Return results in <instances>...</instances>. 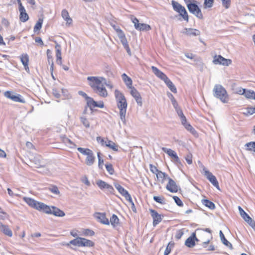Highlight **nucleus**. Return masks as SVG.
Returning a JSON list of instances; mask_svg holds the SVG:
<instances>
[{
	"label": "nucleus",
	"instance_id": "f257e3e1",
	"mask_svg": "<svg viewBox=\"0 0 255 255\" xmlns=\"http://www.w3.org/2000/svg\"><path fill=\"white\" fill-rule=\"evenodd\" d=\"M115 96L117 103V106L120 109V118L124 124H126V114L128 104L124 94L118 90L115 91Z\"/></svg>",
	"mask_w": 255,
	"mask_h": 255
},
{
	"label": "nucleus",
	"instance_id": "f03ea898",
	"mask_svg": "<svg viewBox=\"0 0 255 255\" xmlns=\"http://www.w3.org/2000/svg\"><path fill=\"white\" fill-rule=\"evenodd\" d=\"M213 92L214 96L220 99L222 102L223 103H227L228 102V94L226 89L221 85H215Z\"/></svg>",
	"mask_w": 255,
	"mask_h": 255
},
{
	"label": "nucleus",
	"instance_id": "7ed1b4c3",
	"mask_svg": "<svg viewBox=\"0 0 255 255\" xmlns=\"http://www.w3.org/2000/svg\"><path fill=\"white\" fill-rule=\"evenodd\" d=\"M185 1L190 12L200 19H203V15L200 8L196 3L191 2L192 1H195L194 0H185Z\"/></svg>",
	"mask_w": 255,
	"mask_h": 255
},
{
	"label": "nucleus",
	"instance_id": "20e7f679",
	"mask_svg": "<svg viewBox=\"0 0 255 255\" xmlns=\"http://www.w3.org/2000/svg\"><path fill=\"white\" fill-rule=\"evenodd\" d=\"M171 4L173 9L177 12L179 13V15L186 22H188L189 16L185 8L178 2L174 0L171 1Z\"/></svg>",
	"mask_w": 255,
	"mask_h": 255
},
{
	"label": "nucleus",
	"instance_id": "39448f33",
	"mask_svg": "<svg viewBox=\"0 0 255 255\" xmlns=\"http://www.w3.org/2000/svg\"><path fill=\"white\" fill-rule=\"evenodd\" d=\"M24 201L31 207L39 211L43 212V209H46L45 204L43 203L37 201L31 198L24 197Z\"/></svg>",
	"mask_w": 255,
	"mask_h": 255
},
{
	"label": "nucleus",
	"instance_id": "423d86ee",
	"mask_svg": "<svg viewBox=\"0 0 255 255\" xmlns=\"http://www.w3.org/2000/svg\"><path fill=\"white\" fill-rule=\"evenodd\" d=\"M70 243L74 246H77L79 247H93L94 245V243L91 241L85 238H77L75 239L71 240Z\"/></svg>",
	"mask_w": 255,
	"mask_h": 255
},
{
	"label": "nucleus",
	"instance_id": "0eeeda50",
	"mask_svg": "<svg viewBox=\"0 0 255 255\" xmlns=\"http://www.w3.org/2000/svg\"><path fill=\"white\" fill-rule=\"evenodd\" d=\"M45 206L46 207V209H43V212L47 214H53L57 217H64L65 215V213L55 206H49L45 204Z\"/></svg>",
	"mask_w": 255,
	"mask_h": 255
},
{
	"label": "nucleus",
	"instance_id": "6e6552de",
	"mask_svg": "<svg viewBox=\"0 0 255 255\" xmlns=\"http://www.w3.org/2000/svg\"><path fill=\"white\" fill-rule=\"evenodd\" d=\"M114 186L118 190L119 192L122 196H123L127 201H128L130 203H131L132 205L134 206V203L128 191L125 189L121 185H120L118 183H115Z\"/></svg>",
	"mask_w": 255,
	"mask_h": 255
},
{
	"label": "nucleus",
	"instance_id": "1a4fd4ad",
	"mask_svg": "<svg viewBox=\"0 0 255 255\" xmlns=\"http://www.w3.org/2000/svg\"><path fill=\"white\" fill-rule=\"evenodd\" d=\"M213 62L216 65H222L224 66H229L232 63V60L229 59H226L220 55L214 56Z\"/></svg>",
	"mask_w": 255,
	"mask_h": 255
},
{
	"label": "nucleus",
	"instance_id": "9d476101",
	"mask_svg": "<svg viewBox=\"0 0 255 255\" xmlns=\"http://www.w3.org/2000/svg\"><path fill=\"white\" fill-rule=\"evenodd\" d=\"M202 167L205 176L215 187L219 189V183L216 177L211 172L209 171L204 166H202Z\"/></svg>",
	"mask_w": 255,
	"mask_h": 255
},
{
	"label": "nucleus",
	"instance_id": "9b49d317",
	"mask_svg": "<svg viewBox=\"0 0 255 255\" xmlns=\"http://www.w3.org/2000/svg\"><path fill=\"white\" fill-rule=\"evenodd\" d=\"M162 150L165 153H167L172 158V160L174 163L176 164L181 163L180 159L175 151L170 148H167L166 147H162Z\"/></svg>",
	"mask_w": 255,
	"mask_h": 255
},
{
	"label": "nucleus",
	"instance_id": "f8f14e48",
	"mask_svg": "<svg viewBox=\"0 0 255 255\" xmlns=\"http://www.w3.org/2000/svg\"><path fill=\"white\" fill-rule=\"evenodd\" d=\"M239 211L241 216L244 220L247 222L253 228L255 227V223L254 221L247 214L244 210L240 207H238Z\"/></svg>",
	"mask_w": 255,
	"mask_h": 255
},
{
	"label": "nucleus",
	"instance_id": "ddd939ff",
	"mask_svg": "<svg viewBox=\"0 0 255 255\" xmlns=\"http://www.w3.org/2000/svg\"><path fill=\"white\" fill-rule=\"evenodd\" d=\"M87 80L89 82V85L93 90L101 85V81L99 80L98 77L89 76L87 77Z\"/></svg>",
	"mask_w": 255,
	"mask_h": 255
},
{
	"label": "nucleus",
	"instance_id": "4468645a",
	"mask_svg": "<svg viewBox=\"0 0 255 255\" xmlns=\"http://www.w3.org/2000/svg\"><path fill=\"white\" fill-rule=\"evenodd\" d=\"M149 211L153 218V226L155 227L162 221L161 215L154 210L150 209Z\"/></svg>",
	"mask_w": 255,
	"mask_h": 255
},
{
	"label": "nucleus",
	"instance_id": "2eb2a0df",
	"mask_svg": "<svg viewBox=\"0 0 255 255\" xmlns=\"http://www.w3.org/2000/svg\"><path fill=\"white\" fill-rule=\"evenodd\" d=\"M168 183L166 185V188L172 193L177 192L178 187L175 182L171 178L168 177Z\"/></svg>",
	"mask_w": 255,
	"mask_h": 255
},
{
	"label": "nucleus",
	"instance_id": "dca6fc26",
	"mask_svg": "<svg viewBox=\"0 0 255 255\" xmlns=\"http://www.w3.org/2000/svg\"><path fill=\"white\" fill-rule=\"evenodd\" d=\"M130 91V94L135 100L137 104L140 106H142V98L139 94V93L137 91V90L134 87H132Z\"/></svg>",
	"mask_w": 255,
	"mask_h": 255
},
{
	"label": "nucleus",
	"instance_id": "f3484780",
	"mask_svg": "<svg viewBox=\"0 0 255 255\" xmlns=\"http://www.w3.org/2000/svg\"><path fill=\"white\" fill-rule=\"evenodd\" d=\"M182 32L185 35H187L188 36H199L200 35V31L197 29L194 28H185L182 31Z\"/></svg>",
	"mask_w": 255,
	"mask_h": 255
},
{
	"label": "nucleus",
	"instance_id": "a211bd4d",
	"mask_svg": "<svg viewBox=\"0 0 255 255\" xmlns=\"http://www.w3.org/2000/svg\"><path fill=\"white\" fill-rule=\"evenodd\" d=\"M94 91L101 97L105 98L108 96V92L103 85L97 87Z\"/></svg>",
	"mask_w": 255,
	"mask_h": 255
},
{
	"label": "nucleus",
	"instance_id": "6ab92c4d",
	"mask_svg": "<svg viewBox=\"0 0 255 255\" xmlns=\"http://www.w3.org/2000/svg\"><path fill=\"white\" fill-rule=\"evenodd\" d=\"M151 69L153 73L159 78L164 81L168 78L167 76L156 67L152 66Z\"/></svg>",
	"mask_w": 255,
	"mask_h": 255
},
{
	"label": "nucleus",
	"instance_id": "aec40b11",
	"mask_svg": "<svg viewBox=\"0 0 255 255\" xmlns=\"http://www.w3.org/2000/svg\"><path fill=\"white\" fill-rule=\"evenodd\" d=\"M61 16L62 18L66 21V26H70V25L72 23L73 20L72 18L70 17L69 12L66 9H64L62 10Z\"/></svg>",
	"mask_w": 255,
	"mask_h": 255
},
{
	"label": "nucleus",
	"instance_id": "412c9836",
	"mask_svg": "<svg viewBox=\"0 0 255 255\" xmlns=\"http://www.w3.org/2000/svg\"><path fill=\"white\" fill-rule=\"evenodd\" d=\"M95 217L102 224L107 225H109L110 224V222L108 219L106 217L105 214L97 213H96Z\"/></svg>",
	"mask_w": 255,
	"mask_h": 255
},
{
	"label": "nucleus",
	"instance_id": "4be33fe9",
	"mask_svg": "<svg viewBox=\"0 0 255 255\" xmlns=\"http://www.w3.org/2000/svg\"><path fill=\"white\" fill-rule=\"evenodd\" d=\"M0 231L9 237H11L12 236V232L9 228L8 226L3 224L1 222H0Z\"/></svg>",
	"mask_w": 255,
	"mask_h": 255
},
{
	"label": "nucleus",
	"instance_id": "5701e85b",
	"mask_svg": "<svg viewBox=\"0 0 255 255\" xmlns=\"http://www.w3.org/2000/svg\"><path fill=\"white\" fill-rule=\"evenodd\" d=\"M31 160L36 168L44 166L42 157L40 155H35Z\"/></svg>",
	"mask_w": 255,
	"mask_h": 255
},
{
	"label": "nucleus",
	"instance_id": "b1692460",
	"mask_svg": "<svg viewBox=\"0 0 255 255\" xmlns=\"http://www.w3.org/2000/svg\"><path fill=\"white\" fill-rule=\"evenodd\" d=\"M194 238H195V233H193L192 235L188 238L185 242V245L188 248H193L195 245V243L194 242Z\"/></svg>",
	"mask_w": 255,
	"mask_h": 255
},
{
	"label": "nucleus",
	"instance_id": "393cba45",
	"mask_svg": "<svg viewBox=\"0 0 255 255\" xmlns=\"http://www.w3.org/2000/svg\"><path fill=\"white\" fill-rule=\"evenodd\" d=\"M20 12L19 19L21 22H25L29 19V16L27 13L26 12L25 9L24 7L19 8Z\"/></svg>",
	"mask_w": 255,
	"mask_h": 255
},
{
	"label": "nucleus",
	"instance_id": "a878e982",
	"mask_svg": "<svg viewBox=\"0 0 255 255\" xmlns=\"http://www.w3.org/2000/svg\"><path fill=\"white\" fill-rule=\"evenodd\" d=\"M95 161V157L93 151H92L88 155H87V157L85 160V163L88 166H91L94 164Z\"/></svg>",
	"mask_w": 255,
	"mask_h": 255
},
{
	"label": "nucleus",
	"instance_id": "bb28decb",
	"mask_svg": "<svg viewBox=\"0 0 255 255\" xmlns=\"http://www.w3.org/2000/svg\"><path fill=\"white\" fill-rule=\"evenodd\" d=\"M156 175L158 180L161 182V183H163L165 180L168 179V177H169L167 174L161 171L157 172Z\"/></svg>",
	"mask_w": 255,
	"mask_h": 255
},
{
	"label": "nucleus",
	"instance_id": "cd10ccee",
	"mask_svg": "<svg viewBox=\"0 0 255 255\" xmlns=\"http://www.w3.org/2000/svg\"><path fill=\"white\" fill-rule=\"evenodd\" d=\"M122 77L127 86L128 88L131 89L133 87H132V82L131 79L125 73L122 74Z\"/></svg>",
	"mask_w": 255,
	"mask_h": 255
},
{
	"label": "nucleus",
	"instance_id": "c85d7f7f",
	"mask_svg": "<svg viewBox=\"0 0 255 255\" xmlns=\"http://www.w3.org/2000/svg\"><path fill=\"white\" fill-rule=\"evenodd\" d=\"M165 83L166 84L167 86L169 88V89L174 93H177V89L175 85L171 81V80L167 78V79L164 80V81Z\"/></svg>",
	"mask_w": 255,
	"mask_h": 255
},
{
	"label": "nucleus",
	"instance_id": "c756f323",
	"mask_svg": "<svg viewBox=\"0 0 255 255\" xmlns=\"http://www.w3.org/2000/svg\"><path fill=\"white\" fill-rule=\"evenodd\" d=\"M119 38H120L124 48L128 45L126 36L123 31H120Z\"/></svg>",
	"mask_w": 255,
	"mask_h": 255
},
{
	"label": "nucleus",
	"instance_id": "7c9ffc66",
	"mask_svg": "<svg viewBox=\"0 0 255 255\" xmlns=\"http://www.w3.org/2000/svg\"><path fill=\"white\" fill-rule=\"evenodd\" d=\"M86 102L87 106L91 110L97 106V102L94 101V99L91 97L88 98V99L86 101Z\"/></svg>",
	"mask_w": 255,
	"mask_h": 255
},
{
	"label": "nucleus",
	"instance_id": "2f4dec72",
	"mask_svg": "<svg viewBox=\"0 0 255 255\" xmlns=\"http://www.w3.org/2000/svg\"><path fill=\"white\" fill-rule=\"evenodd\" d=\"M105 145L115 151H118L119 146L111 140H108L107 142H105Z\"/></svg>",
	"mask_w": 255,
	"mask_h": 255
},
{
	"label": "nucleus",
	"instance_id": "473e14b6",
	"mask_svg": "<svg viewBox=\"0 0 255 255\" xmlns=\"http://www.w3.org/2000/svg\"><path fill=\"white\" fill-rule=\"evenodd\" d=\"M110 223L112 226L114 228L119 224V219L116 215L113 214L111 217Z\"/></svg>",
	"mask_w": 255,
	"mask_h": 255
},
{
	"label": "nucleus",
	"instance_id": "72a5a7b5",
	"mask_svg": "<svg viewBox=\"0 0 255 255\" xmlns=\"http://www.w3.org/2000/svg\"><path fill=\"white\" fill-rule=\"evenodd\" d=\"M202 202L203 205L208 207L210 209L213 210L215 208V205L214 203L209 201V200L203 199L202 200Z\"/></svg>",
	"mask_w": 255,
	"mask_h": 255
},
{
	"label": "nucleus",
	"instance_id": "f704fd0d",
	"mask_svg": "<svg viewBox=\"0 0 255 255\" xmlns=\"http://www.w3.org/2000/svg\"><path fill=\"white\" fill-rule=\"evenodd\" d=\"M20 61L24 66L28 65L29 57L27 54H23L20 56Z\"/></svg>",
	"mask_w": 255,
	"mask_h": 255
},
{
	"label": "nucleus",
	"instance_id": "c9c22d12",
	"mask_svg": "<svg viewBox=\"0 0 255 255\" xmlns=\"http://www.w3.org/2000/svg\"><path fill=\"white\" fill-rule=\"evenodd\" d=\"M220 237L221 238V240L225 245H226L227 247H232V244L227 241V240L225 238L224 234L223 233L222 231H220Z\"/></svg>",
	"mask_w": 255,
	"mask_h": 255
},
{
	"label": "nucleus",
	"instance_id": "e433bc0d",
	"mask_svg": "<svg viewBox=\"0 0 255 255\" xmlns=\"http://www.w3.org/2000/svg\"><path fill=\"white\" fill-rule=\"evenodd\" d=\"M62 141L65 144H69L70 147L72 148L76 146V145L68 138L66 137L65 135H61L60 136Z\"/></svg>",
	"mask_w": 255,
	"mask_h": 255
},
{
	"label": "nucleus",
	"instance_id": "4c0bfd02",
	"mask_svg": "<svg viewBox=\"0 0 255 255\" xmlns=\"http://www.w3.org/2000/svg\"><path fill=\"white\" fill-rule=\"evenodd\" d=\"M244 95L247 99L255 100V92L254 91L246 90Z\"/></svg>",
	"mask_w": 255,
	"mask_h": 255
},
{
	"label": "nucleus",
	"instance_id": "58836bf2",
	"mask_svg": "<svg viewBox=\"0 0 255 255\" xmlns=\"http://www.w3.org/2000/svg\"><path fill=\"white\" fill-rule=\"evenodd\" d=\"M246 150L255 152V141L248 142L245 144Z\"/></svg>",
	"mask_w": 255,
	"mask_h": 255
},
{
	"label": "nucleus",
	"instance_id": "ea45409f",
	"mask_svg": "<svg viewBox=\"0 0 255 255\" xmlns=\"http://www.w3.org/2000/svg\"><path fill=\"white\" fill-rule=\"evenodd\" d=\"M11 97V100H12V101H13L14 102H20L21 103H25V100L23 98H21V96L20 95L14 94V95L12 97Z\"/></svg>",
	"mask_w": 255,
	"mask_h": 255
},
{
	"label": "nucleus",
	"instance_id": "a19ab883",
	"mask_svg": "<svg viewBox=\"0 0 255 255\" xmlns=\"http://www.w3.org/2000/svg\"><path fill=\"white\" fill-rule=\"evenodd\" d=\"M42 23H43V19L39 18L38 20L37 21V22L36 23V24L34 27L33 30L35 32L41 29V28L42 27Z\"/></svg>",
	"mask_w": 255,
	"mask_h": 255
},
{
	"label": "nucleus",
	"instance_id": "79ce46f5",
	"mask_svg": "<svg viewBox=\"0 0 255 255\" xmlns=\"http://www.w3.org/2000/svg\"><path fill=\"white\" fill-rule=\"evenodd\" d=\"M131 20L132 23L134 24V26L136 30H138L139 27H140V24L141 23H139V20H138V19H137L136 17H135L133 16H131Z\"/></svg>",
	"mask_w": 255,
	"mask_h": 255
},
{
	"label": "nucleus",
	"instance_id": "37998d69",
	"mask_svg": "<svg viewBox=\"0 0 255 255\" xmlns=\"http://www.w3.org/2000/svg\"><path fill=\"white\" fill-rule=\"evenodd\" d=\"M77 150L81 153L83 155H88L90 153H91L92 151L89 148H84L82 147H78Z\"/></svg>",
	"mask_w": 255,
	"mask_h": 255
},
{
	"label": "nucleus",
	"instance_id": "c03bdc74",
	"mask_svg": "<svg viewBox=\"0 0 255 255\" xmlns=\"http://www.w3.org/2000/svg\"><path fill=\"white\" fill-rule=\"evenodd\" d=\"M168 96L171 100V101L172 102V104L174 108H177V107H178L179 106H178V104L176 99H175V98L174 97L173 95L170 93H168Z\"/></svg>",
	"mask_w": 255,
	"mask_h": 255
},
{
	"label": "nucleus",
	"instance_id": "a18cd8bd",
	"mask_svg": "<svg viewBox=\"0 0 255 255\" xmlns=\"http://www.w3.org/2000/svg\"><path fill=\"white\" fill-rule=\"evenodd\" d=\"M174 246V243L170 242L168 243L166 248L164 251V255H168L171 251L172 248Z\"/></svg>",
	"mask_w": 255,
	"mask_h": 255
},
{
	"label": "nucleus",
	"instance_id": "49530a36",
	"mask_svg": "<svg viewBox=\"0 0 255 255\" xmlns=\"http://www.w3.org/2000/svg\"><path fill=\"white\" fill-rule=\"evenodd\" d=\"M151 29V27L149 25L145 23H141L138 29L139 31H148Z\"/></svg>",
	"mask_w": 255,
	"mask_h": 255
},
{
	"label": "nucleus",
	"instance_id": "de8ad7c7",
	"mask_svg": "<svg viewBox=\"0 0 255 255\" xmlns=\"http://www.w3.org/2000/svg\"><path fill=\"white\" fill-rule=\"evenodd\" d=\"M97 184L101 189H106L108 185L106 182L101 180L97 181Z\"/></svg>",
	"mask_w": 255,
	"mask_h": 255
},
{
	"label": "nucleus",
	"instance_id": "09e8293b",
	"mask_svg": "<svg viewBox=\"0 0 255 255\" xmlns=\"http://www.w3.org/2000/svg\"><path fill=\"white\" fill-rule=\"evenodd\" d=\"M254 113H255V107H248L244 112V114L247 116L252 115Z\"/></svg>",
	"mask_w": 255,
	"mask_h": 255
},
{
	"label": "nucleus",
	"instance_id": "8fccbe9b",
	"mask_svg": "<svg viewBox=\"0 0 255 255\" xmlns=\"http://www.w3.org/2000/svg\"><path fill=\"white\" fill-rule=\"evenodd\" d=\"M49 190L52 193L56 195H59L60 192L58 187L56 186L52 185L49 187Z\"/></svg>",
	"mask_w": 255,
	"mask_h": 255
},
{
	"label": "nucleus",
	"instance_id": "3c124183",
	"mask_svg": "<svg viewBox=\"0 0 255 255\" xmlns=\"http://www.w3.org/2000/svg\"><path fill=\"white\" fill-rule=\"evenodd\" d=\"M214 0H204V8H210L212 7Z\"/></svg>",
	"mask_w": 255,
	"mask_h": 255
},
{
	"label": "nucleus",
	"instance_id": "603ef678",
	"mask_svg": "<svg viewBox=\"0 0 255 255\" xmlns=\"http://www.w3.org/2000/svg\"><path fill=\"white\" fill-rule=\"evenodd\" d=\"M153 200L157 203H159L161 204H165V202H164V198L163 197L161 196H154Z\"/></svg>",
	"mask_w": 255,
	"mask_h": 255
},
{
	"label": "nucleus",
	"instance_id": "864d4df0",
	"mask_svg": "<svg viewBox=\"0 0 255 255\" xmlns=\"http://www.w3.org/2000/svg\"><path fill=\"white\" fill-rule=\"evenodd\" d=\"M184 127L185 128L189 131L191 133L194 134L196 132L194 128L189 124H186L184 126Z\"/></svg>",
	"mask_w": 255,
	"mask_h": 255
},
{
	"label": "nucleus",
	"instance_id": "5fc2aeb1",
	"mask_svg": "<svg viewBox=\"0 0 255 255\" xmlns=\"http://www.w3.org/2000/svg\"><path fill=\"white\" fill-rule=\"evenodd\" d=\"M106 168L107 171L111 174H113L114 172V169L113 167V165L111 164H106Z\"/></svg>",
	"mask_w": 255,
	"mask_h": 255
},
{
	"label": "nucleus",
	"instance_id": "6e6d98bb",
	"mask_svg": "<svg viewBox=\"0 0 255 255\" xmlns=\"http://www.w3.org/2000/svg\"><path fill=\"white\" fill-rule=\"evenodd\" d=\"M81 122L83 124V125L87 128L90 127V124L87 119L85 117H81L80 118Z\"/></svg>",
	"mask_w": 255,
	"mask_h": 255
},
{
	"label": "nucleus",
	"instance_id": "4d7b16f0",
	"mask_svg": "<svg viewBox=\"0 0 255 255\" xmlns=\"http://www.w3.org/2000/svg\"><path fill=\"white\" fill-rule=\"evenodd\" d=\"M173 199H174L175 202L176 203V204L182 207L183 206V204L182 202V201L180 199L179 197L176 196H173Z\"/></svg>",
	"mask_w": 255,
	"mask_h": 255
},
{
	"label": "nucleus",
	"instance_id": "13d9d810",
	"mask_svg": "<svg viewBox=\"0 0 255 255\" xmlns=\"http://www.w3.org/2000/svg\"><path fill=\"white\" fill-rule=\"evenodd\" d=\"M184 234V232L183 231V229L182 230H178L176 231V235H175V238L177 240H179L182 237V236Z\"/></svg>",
	"mask_w": 255,
	"mask_h": 255
},
{
	"label": "nucleus",
	"instance_id": "bf43d9fd",
	"mask_svg": "<svg viewBox=\"0 0 255 255\" xmlns=\"http://www.w3.org/2000/svg\"><path fill=\"white\" fill-rule=\"evenodd\" d=\"M223 6L226 8H228L231 5V0H221Z\"/></svg>",
	"mask_w": 255,
	"mask_h": 255
},
{
	"label": "nucleus",
	"instance_id": "052dcab7",
	"mask_svg": "<svg viewBox=\"0 0 255 255\" xmlns=\"http://www.w3.org/2000/svg\"><path fill=\"white\" fill-rule=\"evenodd\" d=\"M105 72L108 77H111L113 76V72H112L111 69L110 67L106 66L105 69Z\"/></svg>",
	"mask_w": 255,
	"mask_h": 255
},
{
	"label": "nucleus",
	"instance_id": "680f3d73",
	"mask_svg": "<svg viewBox=\"0 0 255 255\" xmlns=\"http://www.w3.org/2000/svg\"><path fill=\"white\" fill-rule=\"evenodd\" d=\"M149 168L150 171L153 174H156L157 172H158L160 170H159L156 166L150 164H149Z\"/></svg>",
	"mask_w": 255,
	"mask_h": 255
},
{
	"label": "nucleus",
	"instance_id": "e2e57ef3",
	"mask_svg": "<svg viewBox=\"0 0 255 255\" xmlns=\"http://www.w3.org/2000/svg\"><path fill=\"white\" fill-rule=\"evenodd\" d=\"M100 152H98V166L100 168H102L103 167V165L104 164V160L101 159V157H100Z\"/></svg>",
	"mask_w": 255,
	"mask_h": 255
},
{
	"label": "nucleus",
	"instance_id": "0e129e2a",
	"mask_svg": "<svg viewBox=\"0 0 255 255\" xmlns=\"http://www.w3.org/2000/svg\"><path fill=\"white\" fill-rule=\"evenodd\" d=\"M185 160L189 164L192 163V155L191 153H188L186 157Z\"/></svg>",
	"mask_w": 255,
	"mask_h": 255
},
{
	"label": "nucleus",
	"instance_id": "69168bd1",
	"mask_svg": "<svg viewBox=\"0 0 255 255\" xmlns=\"http://www.w3.org/2000/svg\"><path fill=\"white\" fill-rule=\"evenodd\" d=\"M7 217V214L0 208V219L4 220Z\"/></svg>",
	"mask_w": 255,
	"mask_h": 255
},
{
	"label": "nucleus",
	"instance_id": "338daca9",
	"mask_svg": "<svg viewBox=\"0 0 255 255\" xmlns=\"http://www.w3.org/2000/svg\"><path fill=\"white\" fill-rule=\"evenodd\" d=\"M46 53L47 55L48 62L49 64H50V62L53 61L51 51L49 49H47Z\"/></svg>",
	"mask_w": 255,
	"mask_h": 255
},
{
	"label": "nucleus",
	"instance_id": "774afa93",
	"mask_svg": "<svg viewBox=\"0 0 255 255\" xmlns=\"http://www.w3.org/2000/svg\"><path fill=\"white\" fill-rule=\"evenodd\" d=\"M246 89L239 87L236 89V93L240 95H244Z\"/></svg>",
	"mask_w": 255,
	"mask_h": 255
}]
</instances>
